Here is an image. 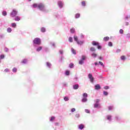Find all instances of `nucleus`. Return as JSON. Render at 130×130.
<instances>
[{
  "label": "nucleus",
  "mask_w": 130,
  "mask_h": 130,
  "mask_svg": "<svg viewBox=\"0 0 130 130\" xmlns=\"http://www.w3.org/2000/svg\"><path fill=\"white\" fill-rule=\"evenodd\" d=\"M32 7L33 8H38V4H36V3H34L33 5H32Z\"/></svg>",
  "instance_id": "nucleus-13"
},
{
  "label": "nucleus",
  "mask_w": 130,
  "mask_h": 130,
  "mask_svg": "<svg viewBox=\"0 0 130 130\" xmlns=\"http://www.w3.org/2000/svg\"><path fill=\"white\" fill-rule=\"evenodd\" d=\"M15 21H19L20 20H21V17L19 16H16L15 18H14Z\"/></svg>",
  "instance_id": "nucleus-10"
},
{
  "label": "nucleus",
  "mask_w": 130,
  "mask_h": 130,
  "mask_svg": "<svg viewBox=\"0 0 130 130\" xmlns=\"http://www.w3.org/2000/svg\"><path fill=\"white\" fill-rule=\"evenodd\" d=\"M64 101H69V98H68L67 96H65L64 98Z\"/></svg>",
  "instance_id": "nucleus-38"
},
{
  "label": "nucleus",
  "mask_w": 130,
  "mask_h": 130,
  "mask_svg": "<svg viewBox=\"0 0 130 130\" xmlns=\"http://www.w3.org/2000/svg\"><path fill=\"white\" fill-rule=\"evenodd\" d=\"M69 75H70V71H66V76H69Z\"/></svg>",
  "instance_id": "nucleus-36"
},
{
  "label": "nucleus",
  "mask_w": 130,
  "mask_h": 130,
  "mask_svg": "<svg viewBox=\"0 0 130 130\" xmlns=\"http://www.w3.org/2000/svg\"><path fill=\"white\" fill-rule=\"evenodd\" d=\"M92 45H93L94 46H98V49H101V48H102L101 46L99 45V43H98L97 42H95V41L92 42Z\"/></svg>",
  "instance_id": "nucleus-4"
},
{
  "label": "nucleus",
  "mask_w": 130,
  "mask_h": 130,
  "mask_svg": "<svg viewBox=\"0 0 130 130\" xmlns=\"http://www.w3.org/2000/svg\"><path fill=\"white\" fill-rule=\"evenodd\" d=\"M108 45L109 46H110L111 47L113 46V44H112V42H109V43H108Z\"/></svg>",
  "instance_id": "nucleus-31"
},
{
  "label": "nucleus",
  "mask_w": 130,
  "mask_h": 130,
  "mask_svg": "<svg viewBox=\"0 0 130 130\" xmlns=\"http://www.w3.org/2000/svg\"><path fill=\"white\" fill-rule=\"evenodd\" d=\"M13 72H14V73H16V72H17V68H14L13 69Z\"/></svg>",
  "instance_id": "nucleus-40"
},
{
  "label": "nucleus",
  "mask_w": 130,
  "mask_h": 130,
  "mask_svg": "<svg viewBox=\"0 0 130 130\" xmlns=\"http://www.w3.org/2000/svg\"><path fill=\"white\" fill-rule=\"evenodd\" d=\"M99 107V104L95 103L94 104V108H98Z\"/></svg>",
  "instance_id": "nucleus-24"
},
{
  "label": "nucleus",
  "mask_w": 130,
  "mask_h": 130,
  "mask_svg": "<svg viewBox=\"0 0 130 130\" xmlns=\"http://www.w3.org/2000/svg\"><path fill=\"white\" fill-rule=\"evenodd\" d=\"M90 51H96V49L94 47H91L90 48Z\"/></svg>",
  "instance_id": "nucleus-23"
},
{
  "label": "nucleus",
  "mask_w": 130,
  "mask_h": 130,
  "mask_svg": "<svg viewBox=\"0 0 130 130\" xmlns=\"http://www.w3.org/2000/svg\"><path fill=\"white\" fill-rule=\"evenodd\" d=\"M17 14H18V12H17V10L13 9L12 12L10 13V16L14 18V17H16V16H17Z\"/></svg>",
  "instance_id": "nucleus-3"
},
{
  "label": "nucleus",
  "mask_w": 130,
  "mask_h": 130,
  "mask_svg": "<svg viewBox=\"0 0 130 130\" xmlns=\"http://www.w3.org/2000/svg\"><path fill=\"white\" fill-rule=\"evenodd\" d=\"M86 59V56H82V60H85Z\"/></svg>",
  "instance_id": "nucleus-44"
},
{
  "label": "nucleus",
  "mask_w": 130,
  "mask_h": 130,
  "mask_svg": "<svg viewBox=\"0 0 130 130\" xmlns=\"http://www.w3.org/2000/svg\"><path fill=\"white\" fill-rule=\"evenodd\" d=\"M59 53H60V54H62V53H63L62 50H60Z\"/></svg>",
  "instance_id": "nucleus-53"
},
{
  "label": "nucleus",
  "mask_w": 130,
  "mask_h": 130,
  "mask_svg": "<svg viewBox=\"0 0 130 130\" xmlns=\"http://www.w3.org/2000/svg\"><path fill=\"white\" fill-rule=\"evenodd\" d=\"M85 112L86 113H90V111H89V110H88V109H85Z\"/></svg>",
  "instance_id": "nucleus-46"
},
{
  "label": "nucleus",
  "mask_w": 130,
  "mask_h": 130,
  "mask_svg": "<svg viewBox=\"0 0 130 130\" xmlns=\"http://www.w3.org/2000/svg\"><path fill=\"white\" fill-rule=\"evenodd\" d=\"M88 78L90 80V82H91V83H93V82H94V77L91 74H88Z\"/></svg>",
  "instance_id": "nucleus-5"
},
{
  "label": "nucleus",
  "mask_w": 130,
  "mask_h": 130,
  "mask_svg": "<svg viewBox=\"0 0 130 130\" xmlns=\"http://www.w3.org/2000/svg\"><path fill=\"white\" fill-rule=\"evenodd\" d=\"M128 22H126L125 23V25H126V26H128Z\"/></svg>",
  "instance_id": "nucleus-55"
},
{
  "label": "nucleus",
  "mask_w": 130,
  "mask_h": 130,
  "mask_svg": "<svg viewBox=\"0 0 130 130\" xmlns=\"http://www.w3.org/2000/svg\"><path fill=\"white\" fill-rule=\"evenodd\" d=\"M29 1V2H31V1H32V0H28Z\"/></svg>",
  "instance_id": "nucleus-59"
},
{
  "label": "nucleus",
  "mask_w": 130,
  "mask_h": 130,
  "mask_svg": "<svg viewBox=\"0 0 130 130\" xmlns=\"http://www.w3.org/2000/svg\"><path fill=\"white\" fill-rule=\"evenodd\" d=\"M94 64H95V66H97V64H98V62H95V63H94Z\"/></svg>",
  "instance_id": "nucleus-56"
},
{
  "label": "nucleus",
  "mask_w": 130,
  "mask_h": 130,
  "mask_svg": "<svg viewBox=\"0 0 130 130\" xmlns=\"http://www.w3.org/2000/svg\"><path fill=\"white\" fill-rule=\"evenodd\" d=\"M100 59H102V57H99Z\"/></svg>",
  "instance_id": "nucleus-58"
},
{
  "label": "nucleus",
  "mask_w": 130,
  "mask_h": 130,
  "mask_svg": "<svg viewBox=\"0 0 130 130\" xmlns=\"http://www.w3.org/2000/svg\"><path fill=\"white\" fill-rule=\"evenodd\" d=\"M41 32H45V31H46L45 28H44V27H42V28H41Z\"/></svg>",
  "instance_id": "nucleus-25"
},
{
  "label": "nucleus",
  "mask_w": 130,
  "mask_h": 130,
  "mask_svg": "<svg viewBox=\"0 0 130 130\" xmlns=\"http://www.w3.org/2000/svg\"><path fill=\"white\" fill-rule=\"evenodd\" d=\"M0 58H1V59H3V58H5V55L2 54V55H0Z\"/></svg>",
  "instance_id": "nucleus-33"
},
{
  "label": "nucleus",
  "mask_w": 130,
  "mask_h": 130,
  "mask_svg": "<svg viewBox=\"0 0 130 130\" xmlns=\"http://www.w3.org/2000/svg\"><path fill=\"white\" fill-rule=\"evenodd\" d=\"M9 71L10 70H9L8 68L5 70V72H6V73H8V72H9Z\"/></svg>",
  "instance_id": "nucleus-50"
},
{
  "label": "nucleus",
  "mask_w": 130,
  "mask_h": 130,
  "mask_svg": "<svg viewBox=\"0 0 130 130\" xmlns=\"http://www.w3.org/2000/svg\"><path fill=\"white\" fill-rule=\"evenodd\" d=\"M21 62L22 63H26V62H27V59H24Z\"/></svg>",
  "instance_id": "nucleus-30"
},
{
  "label": "nucleus",
  "mask_w": 130,
  "mask_h": 130,
  "mask_svg": "<svg viewBox=\"0 0 130 130\" xmlns=\"http://www.w3.org/2000/svg\"><path fill=\"white\" fill-rule=\"evenodd\" d=\"M82 6H83V7H85V6H86V2L85 1H83L82 3Z\"/></svg>",
  "instance_id": "nucleus-29"
},
{
  "label": "nucleus",
  "mask_w": 130,
  "mask_h": 130,
  "mask_svg": "<svg viewBox=\"0 0 130 130\" xmlns=\"http://www.w3.org/2000/svg\"><path fill=\"white\" fill-rule=\"evenodd\" d=\"M75 117L77 118H79V117H80V114H76L75 115Z\"/></svg>",
  "instance_id": "nucleus-42"
},
{
  "label": "nucleus",
  "mask_w": 130,
  "mask_h": 130,
  "mask_svg": "<svg viewBox=\"0 0 130 130\" xmlns=\"http://www.w3.org/2000/svg\"><path fill=\"white\" fill-rule=\"evenodd\" d=\"M119 33L120 34H123V30L122 29H120L119 30Z\"/></svg>",
  "instance_id": "nucleus-39"
},
{
  "label": "nucleus",
  "mask_w": 130,
  "mask_h": 130,
  "mask_svg": "<svg viewBox=\"0 0 130 130\" xmlns=\"http://www.w3.org/2000/svg\"><path fill=\"white\" fill-rule=\"evenodd\" d=\"M69 41L70 42H73V38L70 37V38H69Z\"/></svg>",
  "instance_id": "nucleus-35"
},
{
  "label": "nucleus",
  "mask_w": 130,
  "mask_h": 130,
  "mask_svg": "<svg viewBox=\"0 0 130 130\" xmlns=\"http://www.w3.org/2000/svg\"><path fill=\"white\" fill-rule=\"evenodd\" d=\"M73 89L74 90H77V89H79V84H75L73 85Z\"/></svg>",
  "instance_id": "nucleus-8"
},
{
  "label": "nucleus",
  "mask_w": 130,
  "mask_h": 130,
  "mask_svg": "<svg viewBox=\"0 0 130 130\" xmlns=\"http://www.w3.org/2000/svg\"><path fill=\"white\" fill-rule=\"evenodd\" d=\"M121 50L120 49L117 50V52H120Z\"/></svg>",
  "instance_id": "nucleus-54"
},
{
  "label": "nucleus",
  "mask_w": 130,
  "mask_h": 130,
  "mask_svg": "<svg viewBox=\"0 0 130 130\" xmlns=\"http://www.w3.org/2000/svg\"><path fill=\"white\" fill-rule=\"evenodd\" d=\"M75 111H76V109L75 108H72L71 109V112H75Z\"/></svg>",
  "instance_id": "nucleus-49"
},
{
  "label": "nucleus",
  "mask_w": 130,
  "mask_h": 130,
  "mask_svg": "<svg viewBox=\"0 0 130 130\" xmlns=\"http://www.w3.org/2000/svg\"><path fill=\"white\" fill-rule=\"evenodd\" d=\"M11 26L12 27H13V28H16V27L17 26V24H16V23H12L11 24Z\"/></svg>",
  "instance_id": "nucleus-14"
},
{
  "label": "nucleus",
  "mask_w": 130,
  "mask_h": 130,
  "mask_svg": "<svg viewBox=\"0 0 130 130\" xmlns=\"http://www.w3.org/2000/svg\"><path fill=\"white\" fill-rule=\"evenodd\" d=\"M104 95H105V96H107V95H108V92H107V91H104Z\"/></svg>",
  "instance_id": "nucleus-41"
},
{
  "label": "nucleus",
  "mask_w": 130,
  "mask_h": 130,
  "mask_svg": "<svg viewBox=\"0 0 130 130\" xmlns=\"http://www.w3.org/2000/svg\"><path fill=\"white\" fill-rule=\"evenodd\" d=\"M104 88L105 89V90H108V89H109V86H105L104 87Z\"/></svg>",
  "instance_id": "nucleus-48"
},
{
  "label": "nucleus",
  "mask_w": 130,
  "mask_h": 130,
  "mask_svg": "<svg viewBox=\"0 0 130 130\" xmlns=\"http://www.w3.org/2000/svg\"><path fill=\"white\" fill-rule=\"evenodd\" d=\"M82 102H87V98H83L82 100Z\"/></svg>",
  "instance_id": "nucleus-20"
},
{
  "label": "nucleus",
  "mask_w": 130,
  "mask_h": 130,
  "mask_svg": "<svg viewBox=\"0 0 130 130\" xmlns=\"http://www.w3.org/2000/svg\"><path fill=\"white\" fill-rule=\"evenodd\" d=\"M92 56H93V57H96L97 56V54L93 53L91 54Z\"/></svg>",
  "instance_id": "nucleus-32"
},
{
  "label": "nucleus",
  "mask_w": 130,
  "mask_h": 130,
  "mask_svg": "<svg viewBox=\"0 0 130 130\" xmlns=\"http://www.w3.org/2000/svg\"><path fill=\"white\" fill-rule=\"evenodd\" d=\"M42 49V47L40 46L37 49V51H40V50H41Z\"/></svg>",
  "instance_id": "nucleus-22"
},
{
  "label": "nucleus",
  "mask_w": 130,
  "mask_h": 130,
  "mask_svg": "<svg viewBox=\"0 0 130 130\" xmlns=\"http://www.w3.org/2000/svg\"><path fill=\"white\" fill-rule=\"evenodd\" d=\"M33 43L37 45H40L41 44V40L40 38H37L34 40Z\"/></svg>",
  "instance_id": "nucleus-2"
},
{
  "label": "nucleus",
  "mask_w": 130,
  "mask_h": 130,
  "mask_svg": "<svg viewBox=\"0 0 130 130\" xmlns=\"http://www.w3.org/2000/svg\"><path fill=\"white\" fill-rule=\"evenodd\" d=\"M109 40V37H105L104 38V41H108Z\"/></svg>",
  "instance_id": "nucleus-12"
},
{
  "label": "nucleus",
  "mask_w": 130,
  "mask_h": 130,
  "mask_svg": "<svg viewBox=\"0 0 130 130\" xmlns=\"http://www.w3.org/2000/svg\"><path fill=\"white\" fill-rule=\"evenodd\" d=\"M54 118H55L54 117H51L50 119V121H53V120H54Z\"/></svg>",
  "instance_id": "nucleus-47"
},
{
  "label": "nucleus",
  "mask_w": 130,
  "mask_h": 130,
  "mask_svg": "<svg viewBox=\"0 0 130 130\" xmlns=\"http://www.w3.org/2000/svg\"><path fill=\"white\" fill-rule=\"evenodd\" d=\"M107 118L108 120H111V115L107 116Z\"/></svg>",
  "instance_id": "nucleus-26"
},
{
  "label": "nucleus",
  "mask_w": 130,
  "mask_h": 130,
  "mask_svg": "<svg viewBox=\"0 0 130 130\" xmlns=\"http://www.w3.org/2000/svg\"><path fill=\"white\" fill-rule=\"evenodd\" d=\"M95 101H96V103L99 104L100 100L99 99H96Z\"/></svg>",
  "instance_id": "nucleus-51"
},
{
  "label": "nucleus",
  "mask_w": 130,
  "mask_h": 130,
  "mask_svg": "<svg viewBox=\"0 0 130 130\" xmlns=\"http://www.w3.org/2000/svg\"><path fill=\"white\" fill-rule=\"evenodd\" d=\"M7 32H8V33H11V32H12V28L10 27H8L7 28Z\"/></svg>",
  "instance_id": "nucleus-18"
},
{
  "label": "nucleus",
  "mask_w": 130,
  "mask_h": 130,
  "mask_svg": "<svg viewBox=\"0 0 130 130\" xmlns=\"http://www.w3.org/2000/svg\"><path fill=\"white\" fill-rule=\"evenodd\" d=\"M47 66L48 67H49V66H50V63H49V62H47Z\"/></svg>",
  "instance_id": "nucleus-52"
},
{
  "label": "nucleus",
  "mask_w": 130,
  "mask_h": 130,
  "mask_svg": "<svg viewBox=\"0 0 130 130\" xmlns=\"http://www.w3.org/2000/svg\"><path fill=\"white\" fill-rule=\"evenodd\" d=\"M72 52L73 53V54H77V52H76V50H74V48H71Z\"/></svg>",
  "instance_id": "nucleus-11"
},
{
  "label": "nucleus",
  "mask_w": 130,
  "mask_h": 130,
  "mask_svg": "<svg viewBox=\"0 0 130 130\" xmlns=\"http://www.w3.org/2000/svg\"><path fill=\"white\" fill-rule=\"evenodd\" d=\"M83 62H84V61H83V60H80L79 61V64H83Z\"/></svg>",
  "instance_id": "nucleus-45"
},
{
  "label": "nucleus",
  "mask_w": 130,
  "mask_h": 130,
  "mask_svg": "<svg viewBox=\"0 0 130 130\" xmlns=\"http://www.w3.org/2000/svg\"><path fill=\"white\" fill-rule=\"evenodd\" d=\"M2 14L4 16H7V15L6 11H3Z\"/></svg>",
  "instance_id": "nucleus-37"
},
{
  "label": "nucleus",
  "mask_w": 130,
  "mask_h": 130,
  "mask_svg": "<svg viewBox=\"0 0 130 130\" xmlns=\"http://www.w3.org/2000/svg\"><path fill=\"white\" fill-rule=\"evenodd\" d=\"M95 90H100V89H101V86L99 84H96L95 85Z\"/></svg>",
  "instance_id": "nucleus-7"
},
{
  "label": "nucleus",
  "mask_w": 130,
  "mask_h": 130,
  "mask_svg": "<svg viewBox=\"0 0 130 130\" xmlns=\"http://www.w3.org/2000/svg\"><path fill=\"white\" fill-rule=\"evenodd\" d=\"M108 109L109 110H112V109H113V106H109Z\"/></svg>",
  "instance_id": "nucleus-34"
},
{
  "label": "nucleus",
  "mask_w": 130,
  "mask_h": 130,
  "mask_svg": "<svg viewBox=\"0 0 130 130\" xmlns=\"http://www.w3.org/2000/svg\"><path fill=\"white\" fill-rule=\"evenodd\" d=\"M99 63H100L101 66H102V67H103V68H104V64H103V62L101 61H99Z\"/></svg>",
  "instance_id": "nucleus-43"
},
{
  "label": "nucleus",
  "mask_w": 130,
  "mask_h": 130,
  "mask_svg": "<svg viewBox=\"0 0 130 130\" xmlns=\"http://www.w3.org/2000/svg\"><path fill=\"white\" fill-rule=\"evenodd\" d=\"M69 67L71 69H73L74 68V64L73 63H70Z\"/></svg>",
  "instance_id": "nucleus-28"
},
{
  "label": "nucleus",
  "mask_w": 130,
  "mask_h": 130,
  "mask_svg": "<svg viewBox=\"0 0 130 130\" xmlns=\"http://www.w3.org/2000/svg\"><path fill=\"white\" fill-rule=\"evenodd\" d=\"M74 40H75V41H76V42H78V41H79L78 40V37H77V36H74Z\"/></svg>",
  "instance_id": "nucleus-27"
},
{
  "label": "nucleus",
  "mask_w": 130,
  "mask_h": 130,
  "mask_svg": "<svg viewBox=\"0 0 130 130\" xmlns=\"http://www.w3.org/2000/svg\"><path fill=\"white\" fill-rule=\"evenodd\" d=\"M78 127L80 129H83V128H84V127H85V126H84V125L83 124H81L78 125Z\"/></svg>",
  "instance_id": "nucleus-9"
},
{
  "label": "nucleus",
  "mask_w": 130,
  "mask_h": 130,
  "mask_svg": "<svg viewBox=\"0 0 130 130\" xmlns=\"http://www.w3.org/2000/svg\"><path fill=\"white\" fill-rule=\"evenodd\" d=\"M70 32L71 33H75V28H72L71 29H70Z\"/></svg>",
  "instance_id": "nucleus-21"
},
{
  "label": "nucleus",
  "mask_w": 130,
  "mask_h": 130,
  "mask_svg": "<svg viewBox=\"0 0 130 130\" xmlns=\"http://www.w3.org/2000/svg\"><path fill=\"white\" fill-rule=\"evenodd\" d=\"M53 46H55V44L54 43L52 44Z\"/></svg>",
  "instance_id": "nucleus-57"
},
{
  "label": "nucleus",
  "mask_w": 130,
  "mask_h": 130,
  "mask_svg": "<svg viewBox=\"0 0 130 130\" xmlns=\"http://www.w3.org/2000/svg\"><path fill=\"white\" fill-rule=\"evenodd\" d=\"M38 9L40 11L44 12V11H45V5L43 3H39L38 4Z\"/></svg>",
  "instance_id": "nucleus-1"
},
{
  "label": "nucleus",
  "mask_w": 130,
  "mask_h": 130,
  "mask_svg": "<svg viewBox=\"0 0 130 130\" xmlns=\"http://www.w3.org/2000/svg\"><path fill=\"white\" fill-rule=\"evenodd\" d=\"M120 58H121V59L122 60H125V59H126V58L125 57V56H124V55L121 56L120 57Z\"/></svg>",
  "instance_id": "nucleus-15"
},
{
  "label": "nucleus",
  "mask_w": 130,
  "mask_h": 130,
  "mask_svg": "<svg viewBox=\"0 0 130 130\" xmlns=\"http://www.w3.org/2000/svg\"><path fill=\"white\" fill-rule=\"evenodd\" d=\"M77 44H80V45H82V44H83V43H84V42L81 41H77Z\"/></svg>",
  "instance_id": "nucleus-19"
},
{
  "label": "nucleus",
  "mask_w": 130,
  "mask_h": 130,
  "mask_svg": "<svg viewBox=\"0 0 130 130\" xmlns=\"http://www.w3.org/2000/svg\"><path fill=\"white\" fill-rule=\"evenodd\" d=\"M83 98H87V97H88V94H87L86 93H84L83 94Z\"/></svg>",
  "instance_id": "nucleus-17"
},
{
  "label": "nucleus",
  "mask_w": 130,
  "mask_h": 130,
  "mask_svg": "<svg viewBox=\"0 0 130 130\" xmlns=\"http://www.w3.org/2000/svg\"><path fill=\"white\" fill-rule=\"evenodd\" d=\"M80 16H81V15H80V14H79V13L76 14L75 15V18H76V19H78V18H80Z\"/></svg>",
  "instance_id": "nucleus-16"
},
{
  "label": "nucleus",
  "mask_w": 130,
  "mask_h": 130,
  "mask_svg": "<svg viewBox=\"0 0 130 130\" xmlns=\"http://www.w3.org/2000/svg\"><path fill=\"white\" fill-rule=\"evenodd\" d=\"M58 6L60 8H62L63 7V4H62V2L61 1H58Z\"/></svg>",
  "instance_id": "nucleus-6"
}]
</instances>
